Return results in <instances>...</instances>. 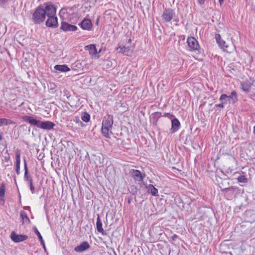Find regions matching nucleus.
<instances>
[{
  "label": "nucleus",
  "mask_w": 255,
  "mask_h": 255,
  "mask_svg": "<svg viewBox=\"0 0 255 255\" xmlns=\"http://www.w3.org/2000/svg\"><path fill=\"white\" fill-rule=\"evenodd\" d=\"M61 29L65 31H75L77 29V26L65 21L61 22Z\"/></svg>",
  "instance_id": "1a4fd4ad"
},
{
  "label": "nucleus",
  "mask_w": 255,
  "mask_h": 255,
  "mask_svg": "<svg viewBox=\"0 0 255 255\" xmlns=\"http://www.w3.org/2000/svg\"><path fill=\"white\" fill-rule=\"evenodd\" d=\"M170 115V113H165L164 114V116H166V117H168Z\"/></svg>",
  "instance_id": "c03bdc74"
},
{
  "label": "nucleus",
  "mask_w": 255,
  "mask_h": 255,
  "mask_svg": "<svg viewBox=\"0 0 255 255\" xmlns=\"http://www.w3.org/2000/svg\"><path fill=\"white\" fill-rule=\"evenodd\" d=\"M216 107H219V108H223L224 107L223 103H221V104H218V105H216Z\"/></svg>",
  "instance_id": "e433bc0d"
},
{
  "label": "nucleus",
  "mask_w": 255,
  "mask_h": 255,
  "mask_svg": "<svg viewBox=\"0 0 255 255\" xmlns=\"http://www.w3.org/2000/svg\"><path fill=\"white\" fill-rule=\"evenodd\" d=\"M242 88L243 90L245 92H248L250 90V85L247 83H242Z\"/></svg>",
  "instance_id": "393cba45"
},
{
  "label": "nucleus",
  "mask_w": 255,
  "mask_h": 255,
  "mask_svg": "<svg viewBox=\"0 0 255 255\" xmlns=\"http://www.w3.org/2000/svg\"><path fill=\"white\" fill-rule=\"evenodd\" d=\"M56 70L65 72L70 71V69L66 65H56L54 66Z\"/></svg>",
  "instance_id": "f3484780"
},
{
  "label": "nucleus",
  "mask_w": 255,
  "mask_h": 255,
  "mask_svg": "<svg viewBox=\"0 0 255 255\" xmlns=\"http://www.w3.org/2000/svg\"><path fill=\"white\" fill-rule=\"evenodd\" d=\"M177 237H178V236H177L176 235L174 234V235H173V236H172V239L173 241H175V239H176V238H177Z\"/></svg>",
  "instance_id": "4c0bfd02"
},
{
  "label": "nucleus",
  "mask_w": 255,
  "mask_h": 255,
  "mask_svg": "<svg viewBox=\"0 0 255 255\" xmlns=\"http://www.w3.org/2000/svg\"><path fill=\"white\" fill-rule=\"evenodd\" d=\"M220 101H223L224 102V103H225L226 102L228 101V97H227V95H226V94H222L220 99H219Z\"/></svg>",
  "instance_id": "c85d7f7f"
},
{
  "label": "nucleus",
  "mask_w": 255,
  "mask_h": 255,
  "mask_svg": "<svg viewBox=\"0 0 255 255\" xmlns=\"http://www.w3.org/2000/svg\"><path fill=\"white\" fill-rule=\"evenodd\" d=\"M132 177L137 181H141L145 177V174H142L139 170L132 169L130 171Z\"/></svg>",
  "instance_id": "6e6552de"
},
{
  "label": "nucleus",
  "mask_w": 255,
  "mask_h": 255,
  "mask_svg": "<svg viewBox=\"0 0 255 255\" xmlns=\"http://www.w3.org/2000/svg\"><path fill=\"white\" fill-rule=\"evenodd\" d=\"M10 238L14 242L19 243L27 239L28 236L24 235H17L14 232H12Z\"/></svg>",
  "instance_id": "423d86ee"
},
{
  "label": "nucleus",
  "mask_w": 255,
  "mask_h": 255,
  "mask_svg": "<svg viewBox=\"0 0 255 255\" xmlns=\"http://www.w3.org/2000/svg\"><path fill=\"white\" fill-rule=\"evenodd\" d=\"M148 191L152 195L154 196H158V190L155 188L153 185L149 184L147 187Z\"/></svg>",
  "instance_id": "a211bd4d"
},
{
  "label": "nucleus",
  "mask_w": 255,
  "mask_h": 255,
  "mask_svg": "<svg viewBox=\"0 0 255 255\" xmlns=\"http://www.w3.org/2000/svg\"><path fill=\"white\" fill-rule=\"evenodd\" d=\"M24 171H25L24 173H26V172H28V170H27L26 162L25 159L24 160Z\"/></svg>",
  "instance_id": "72a5a7b5"
},
{
  "label": "nucleus",
  "mask_w": 255,
  "mask_h": 255,
  "mask_svg": "<svg viewBox=\"0 0 255 255\" xmlns=\"http://www.w3.org/2000/svg\"><path fill=\"white\" fill-rule=\"evenodd\" d=\"M205 0H198L199 4L202 5L204 4Z\"/></svg>",
  "instance_id": "f704fd0d"
},
{
  "label": "nucleus",
  "mask_w": 255,
  "mask_h": 255,
  "mask_svg": "<svg viewBox=\"0 0 255 255\" xmlns=\"http://www.w3.org/2000/svg\"><path fill=\"white\" fill-rule=\"evenodd\" d=\"M254 128H255V126Z\"/></svg>",
  "instance_id": "de8ad7c7"
},
{
  "label": "nucleus",
  "mask_w": 255,
  "mask_h": 255,
  "mask_svg": "<svg viewBox=\"0 0 255 255\" xmlns=\"http://www.w3.org/2000/svg\"><path fill=\"white\" fill-rule=\"evenodd\" d=\"M168 117L171 120L175 118L174 116L170 114V115Z\"/></svg>",
  "instance_id": "58836bf2"
},
{
  "label": "nucleus",
  "mask_w": 255,
  "mask_h": 255,
  "mask_svg": "<svg viewBox=\"0 0 255 255\" xmlns=\"http://www.w3.org/2000/svg\"><path fill=\"white\" fill-rule=\"evenodd\" d=\"M21 118L24 122L29 123L31 126L36 127L37 128L43 129L50 130L53 128L55 126V125L51 122H42L34 119L32 116H23Z\"/></svg>",
  "instance_id": "f03ea898"
},
{
  "label": "nucleus",
  "mask_w": 255,
  "mask_h": 255,
  "mask_svg": "<svg viewBox=\"0 0 255 255\" xmlns=\"http://www.w3.org/2000/svg\"><path fill=\"white\" fill-rule=\"evenodd\" d=\"M20 217L22 220L23 223H29L30 220L27 217L26 214L24 211L20 212Z\"/></svg>",
  "instance_id": "5701e85b"
},
{
  "label": "nucleus",
  "mask_w": 255,
  "mask_h": 255,
  "mask_svg": "<svg viewBox=\"0 0 255 255\" xmlns=\"http://www.w3.org/2000/svg\"><path fill=\"white\" fill-rule=\"evenodd\" d=\"M215 38L219 46L224 50H226V49L228 47V45L226 44L224 40L221 39L220 35L219 34H216Z\"/></svg>",
  "instance_id": "ddd939ff"
},
{
  "label": "nucleus",
  "mask_w": 255,
  "mask_h": 255,
  "mask_svg": "<svg viewBox=\"0 0 255 255\" xmlns=\"http://www.w3.org/2000/svg\"><path fill=\"white\" fill-rule=\"evenodd\" d=\"M81 119L84 122L87 123L90 120V115L88 113H87L86 112H84V113H83L82 114Z\"/></svg>",
  "instance_id": "b1692460"
},
{
  "label": "nucleus",
  "mask_w": 255,
  "mask_h": 255,
  "mask_svg": "<svg viewBox=\"0 0 255 255\" xmlns=\"http://www.w3.org/2000/svg\"><path fill=\"white\" fill-rule=\"evenodd\" d=\"M180 127V123L178 120L174 118L171 120V128H170V132L174 133L177 131Z\"/></svg>",
  "instance_id": "9b49d317"
},
{
  "label": "nucleus",
  "mask_w": 255,
  "mask_h": 255,
  "mask_svg": "<svg viewBox=\"0 0 255 255\" xmlns=\"http://www.w3.org/2000/svg\"><path fill=\"white\" fill-rule=\"evenodd\" d=\"M227 97L229 103H234L237 100V93L235 91H232L231 95L227 96Z\"/></svg>",
  "instance_id": "6ab92c4d"
},
{
  "label": "nucleus",
  "mask_w": 255,
  "mask_h": 255,
  "mask_svg": "<svg viewBox=\"0 0 255 255\" xmlns=\"http://www.w3.org/2000/svg\"><path fill=\"white\" fill-rule=\"evenodd\" d=\"M90 248V246L87 242H83L79 246L76 247L74 250L77 252H82Z\"/></svg>",
  "instance_id": "f8f14e48"
},
{
  "label": "nucleus",
  "mask_w": 255,
  "mask_h": 255,
  "mask_svg": "<svg viewBox=\"0 0 255 255\" xmlns=\"http://www.w3.org/2000/svg\"><path fill=\"white\" fill-rule=\"evenodd\" d=\"M64 10H63V9H61V10L60 11V13H60V15H61V14H62V13H64Z\"/></svg>",
  "instance_id": "37998d69"
},
{
  "label": "nucleus",
  "mask_w": 255,
  "mask_h": 255,
  "mask_svg": "<svg viewBox=\"0 0 255 255\" xmlns=\"http://www.w3.org/2000/svg\"><path fill=\"white\" fill-rule=\"evenodd\" d=\"M175 12L174 10L171 8H165L161 15L162 19L165 22L171 21L174 16Z\"/></svg>",
  "instance_id": "39448f33"
},
{
  "label": "nucleus",
  "mask_w": 255,
  "mask_h": 255,
  "mask_svg": "<svg viewBox=\"0 0 255 255\" xmlns=\"http://www.w3.org/2000/svg\"><path fill=\"white\" fill-rule=\"evenodd\" d=\"M5 184L4 183H2L1 184V185L0 186V198H2L4 196V193H5ZM0 200L2 201L3 203L4 202L3 199L1 198Z\"/></svg>",
  "instance_id": "4be33fe9"
},
{
  "label": "nucleus",
  "mask_w": 255,
  "mask_h": 255,
  "mask_svg": "<svg viewBox=\"0 0 255 255\" xmlns=\"http://www.w3.org/2000/svg\"><path fill=\"white\" fill-rule=\"evenodd\" d=\"M50 3H45L43 5H39L33 13L32 20L35 24H40L43 22L46 16H47V9L48 7L52 6Z\"/></svg>",
  "instance_id": "f257e3e1"
},
{
  "label": "nucleus",
  "mask_w": 255,
  "mask_h": 255,
  "mask_svg": "<svg viewBox=\"0 0 255 255\" xmlns=\"http://www.w3.org/2000/svg\"><path fill=\"white\" fill-rule=\"evenodd\" d=\"M236 189V188L235 187H231L222 189H221V191L222 192H229L230 193L233 194L234 191Z\"/></svg>",
  "instance_id": "bb28decb"
},
{
  "label": "nucleus",
  "mask_w": 255,
  "mask_h": 255,
  "mask_svg": "<svg viewBox=\"0 0 255 255\" xmlns=\"http://www.w3.org/2000/svg\"><path fill=\"white\" fill-rule=\"evenodd\" d=\"M48 19L46 21V25L48 27H55L58 25L57 18L55 16L56 14V8L53 5L52 6L48 7L47 9Z\"/></svg>",
  "instance_id": "20e7f679"
},
{
  "label": "nucleus",
  "mask_w": 255,
  "mask_h": 255,
  "mask_svg": "<svg viewBox=\"0 0 255 255\" xmlns=\"http://www.w3.org/2000/svg\"><path fill=\"white\" fill-rule=\"evenodd\" d=\"M238 181L240 183H247L248 181L247 178L244 175H241L237 178Z\"/></svg>",
  "instance_id": "a878e982"
},
{
  "label": "nucleus",
  "mask_w": 255,
  "mask_h": 255,
  "mask_svg": "<svg viewBox=\"0 0 255 255\" xmlns=\"http://www.w3.org/2000/svg\"><path fill=\"white\" fill-rule=\"evenodd\" d=\"M96 228L97 231L99 233H101L103 235H105V232L102 227V223L100 219V216L99 215H98V218L97 219Z\"/></svg>",
  "instance_id": "2eb2a0df"
},
{
  "label": "nucleus",
  "mask_w": 255,
  "mask_h": 255,
  "mask_svg": "<svg viewBox=\"0 0 255 255\" xmlns=\"http://www.w3.org/2000/svg\"><path fill=\"white\" fill-rule=\"evenodd\" d=\"M33 230H34V232H35V233L37 235V236H38L39 240L40 241V242H41V244L43 246V247L45 248V245H44V241L43 240V238H42V236L41 235L40 233H39V232L38 231L37 229L36 228V227H33Z\"/></svg>",
  "instance_id": "412c9836"
},
{
  "label": "nucleus",
  "mask_w": 255,
  "mask_h": 255,
  "mask_svg": "<svg viewBox=\"0 0 255 255\" xmlns=\"http://www.w3.org/2000/svg\"><path fill=\"white\" fill-rule=\"evenodd\" d=\"M188 46L194 50H198L199 49V45L197 40L193 37H189L187 41Z\"/></svg>",
  "instance_id": "0eeeda50"
},
{
  "label": "nucleus",
  "mask_w": 255,
  "mask_h": 255,
  "mask_svg": "<svg viewBox=\"0 0 255 255\" xmlns=\"http://www.w3.org/2000/svg\"><path fill=\"white\" fill-rule=\"evenodd\" d=\"M116 50H118L119 53L125 54L127 55H128L129 53L131 51L130 48L129 46H124L123 47H118L116 48Z\"/></svg>",
  "instance_id": "dca6fc26"
},
{
  "label": "nucleus",
  "mask_w": 255,
  "mask_h": 255,
  "mask_svg": "<svg viewBox=\"0 0 255 255\" xmlns=\"http://www.w3.org/2000/svg\"><path fill=\"white\" fill-rule=\"evenodd\" d=\"M85 48L86 49L89 50L90 54L96 55L97 53L96 46L94 44L87 45Z\"/></svg>",
  "instance_id": "aec40b11"
},
{
  "label": "nucleus",
  "mask_w": 255,
  "mask_h": 255,
  "mask_svg": "<svg viewBox=\"0 0 255 255\" xmlns=\"http://www.w3.org/2000/svg\"><path fill=\"white\" fill-rule=\"evenodd\" d=\"M20 153L19 151L16 152L15 171L17 175L20 173Z\"/></svg>",
  "instance_id": "4468645a"
},
{
  "label": "nucleus",
  "mask_w": 255,
  "mask_h": 255,
  "mask_svg": "<svg viewBox=\"0 0 255 255\" xmlns=\"http://www.w3.org/2000/svg\"><path fill=\"white\" fill-rule=\"evenodd\" d=\"M7 119H0V126H7Z\"/></svg>",
  "instance_id": "c756f323"
},
{
  "label": "nucleus",
  "mask_w": 255,
  "mask_h": 255,
  "mask_svg": "<svg viewBox=\"0 0 255 255\" xmlns=\"http://www.w3.org/2000/svg\"><path fill=\"white\" fill-rule=\"evenodd\" d=\"M8 0H0V5L4 6L7 4Z\"/></svg>",
  "instance_id": "7c9ffc66"
},
{
  "label": "nucleus",
  "mask_w": 255,
  "mask_h": 255,
  "mask_svg": "<svg viewBox=\"0 0 255 255\" xmlns=\"http://www.w3.org/2000/svg\"><path fill=\"white\" fill-rule=\"evenodd\" d=\"M219 3H220V5H222V3L224 2V0H219Z\"/></svg>",
  "instance_id": "79ce46f5"
},
{
  "label": "nucleus",
  "mask_w": 255,
  "mask_h": 255,
  "mask_svg": "<svg viewBox=\"0 0 255 255\" xmlns=\"http://www.w3.org/2000/svg\"><path fill=\"white\" fill-rule=\"evenodd\" d=\"M113 118L112 116L107 115L104 117L102 126V133L106 138H110V133L113 125Z\"/></svg>",
  "instance_id": "7ed1b4c3"
},
{
  "label": "nucleus",
  "mask_w": 255,
  "mask_h": 255,
  "mask_svg": "<svg viewBox=\"0 0 255 255\" xmlns=\"http://www.w3.org/2000/svg\"><path fill=\"white\" fill-rule=\"evenodd\" d=\"M154 114L156 115V114H158V113H155Z\"/></svg>",
  "instance_id": "49530a36"
},
{
  "label": "nucleus",
  "mask_w": 255,
  "mask_h": 255,
  "mask_svg": "<svg viewBox=\"0 0 255 255\" xmlns=\"http://www.w3.org/2000/svg\"><path fill=\"white\" fill-rule=\"evenodd\" d=\"M9 160V156L8 155V156L4 157L5 161L7 162V161H8Z\"/></svg>",
  "instance_id": "ea45409f"
},
{
  "label": "nucleus",
  "mask_w": 255,
  "mask_h": 255,
  "mask_svg": "<svg viewBox=\"0 0 255 255\" xmlns=\"http://www.w3.org/2000/svg\"><path fill=\"white\" fill-rule=\"evenodd\" d=\"M28 182H29V183L30 189V190L31 191V193L33 194L35 192V188H34V187L33 185L32 179L31 178H30L29 179V181H28Z\"/></svg>",
  "instance_id": "cd10ccee"
},
{
  "label": "nucleus",
  "mask_w": 255,
  "mask_h": 255,
  "mask_svg": "<svg viewBox=\"0 0 255 255\" xmlns=\"http://www.w3.org/2000/svg\"><path fill=\"white\" fill-rule=\"evenodd\" d=\"M2 135L3 133L2 132H0V140H1L2 139Z\"/></svg>",
  "instance_id": "a19ab883"
},
{
  "label": "nucleus",
  "mask_w": 255,
  "mask_h": 255,
  "mask_svg": "<svg viewBox=\"0 0 255 255\" xmlns=\"http://www.w3.org/2000/svg\"><path fill=\"white\" fill-rule=\"evenodd\" d=\"M128 43L130 42H131V39H129L128 40Z\"/></svg>",
  "instance_id": "a18cd8bd"
},
{
  "label": "nucleus",
  "mask_w": 255,
  "mask_h": 255,
  "mask_svg": "<svg viewBox=\"0 0 255 255\" xmlns=\"http://www.w3.org/2000/svg\"><path fill=\"white\" fill-rule=\"evenodd\" d=\"M74 121L76 123L80 124L81 126L83 125V123L81 121L79 117H75L74 119Z\"/></svg>",
  "instance_id": "2f4dec72"
},
{
  "label": "nucleus",
  "mask_w": 255,
  "mask_h": 255,
  "mask_svg": "<svg viewBox=\"0 0 255 255\" xmlns=\"http://www.w3.org/2000/svg\"><path fill=\"white\" fill-rule=\"evenodd\" d=\"M15 123L14 122H13V121L10 120H8L7 119V125H10V124H15Z\"/></svg>",
  "instance_id": "c9c22d12"
},
{
  "label": "nucleus",
  "mask_w": 255,
  "mask_h": 255,
  "mask_svg": "<svg viewBox=\"0 0 255 255\" xmlns=\"http://www.w3.org/2000/svg\"><path fill=\"white\" fill-rule=\"evenodd\" d=\"M79 25L84 30H90L92 29L93 24L91 20L89 19L84 18Z\"/></svg>",
  "instance_id": "9d476101"
},
{
  "label": "nucleus",
  "mask_w": 255,
  "mask_h": 255,
  "mask_svg": "<svg viewBox=\"0 0 255 255\" xmlns=\"http://www.w3.org/2000/svg\"><path fill=\"white\" fill-rule=\"evenodd\" d=\"M30 178H29V176H28V172H26V173H24V179L25 181H29V179Z\"/></svg>",
  "instance_id": "473e14b6"
}]
</instances>
